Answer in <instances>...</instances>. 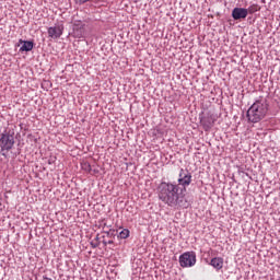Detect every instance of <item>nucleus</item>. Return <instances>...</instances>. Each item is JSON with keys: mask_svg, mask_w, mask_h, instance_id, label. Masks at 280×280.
I'll return each mask as SVG.
<instances>
[{"mask_svg": "<svg viewBox=\"0 0 280 280\" xmlns=\"http://www.w3.org/2000/svg\"><path fill=\"white\" fill-rule=\"evenodd\" d=\"M158 196L168 207H184L185 194L176 184L162 182L158 187Z\"/></svg>", "mask_w": 280, "mask_h": 280, "instance_id": "obj_1", "label": "nucleus"}, {"mask_svg": "<svg viewBox=\"0 0 280 280\" xmlns=\"http://www.w3.org/2000/svg\"><path fill=\"white\" fill-rule=\"evenodd\" d=\"M266 113H268V104L262 101H256L247 110L248 121L258 124V121L266 117Z\"/></svg>", "mask_w": 280, "mask_h": 280, "instance_id": "obj_2", "label": "nucleus"}, {"mask_svg": "<svg viewBox=\"0 0 280 280\" xmlns=\"http://www.w3.org/2000/svg\"><path fill=\"white\" fill-rule=\"evenodd\" d=\"M191 173L188 170L180 168L177 183L182 194H185V191H187V187L191 185Z\"/></svg>", "mask_w": 280, "mask_h": 280, "instance_id": "obj_3", "label": "nucleus"}, {"mask_svg": "<svg viewBox=\"0 0 280 280\" xmlns=\"http://www.w3.org/2000/svg\"><path fill=\"white\" fill-rule=\"evenodd\" d=\"M179 265L182 268H191L196 266V253L186 252L179 256Z\"/></svg>", "mask_w": 280, "mask_h": 280, "instance_id": "obj_4", "label": "nucleus"}, {"mask_svg": "<svg viewBox=\"0 0 280 280\" xmlns=\"http://www.w3.org/2000/svg\"><path fill=\"white\" fill-rule=\"evenodd\" d=\"M200 124L206 132H209L215 125V116L211 113L206 114L200 118Z\"/></svg>", "mask_w": 280, "mask_h": 280, "instance_id": "obj_5", "label": "nucleus"}, {"mask_svg": "<svg viewBox=\"0 0 280 280\" xmlns=\"http://www.w3.org/2000/svg\"><path fill=\"white\" fill-rule=\"evenodd\" d=\"M14 145V136L10 133H1L0 136V149L3 150H12Z\"/></svg>", "mask_w": 280, "mask_h": 280, "instance_id": "obj_6", "label": "nucleus"}, {"mask_svg": "<svg viewBox=\"0 0 280 280\" xmlns=\"http://www.w3.org/2000/svg\"><path fill=\"white\" fill-rule=\"evenodd\" d=\"M63 32H65V25L57 24L48 28V36L49 38H52L54 40H56L60 38V36H62Z\"/></svg>", "mask_w": 280, "mask_h": 280, "instance_id": "obj_7", "label": "nucleus"}, {"mask_svg": "<svg viewBox=\"0 0 280 280\" xmlns=\"http://www.w3.org/2000/svg\"><path fill=\"white\" fill-rule=\"evenodd\" d=\"M248 16V10L244 8H234L232 11V19L234 21H240L241 19H246Z\"/></svg>", "mask_w": 280, "mask_h": 280, "instance_id": "obj_8", "label": "nucleus"}, {"mask_svg": "<svg viewBox=\"0 0 280 280\" xmlns=\"http://www.w3.org/2000/svg\"><path fill=\"white\" fill-rule=\"evenodd\" d=\"M210 266L215 268V270H222L224 268V258L222 257H214L210 261Z\"/></svg>", "mask_w": 280, "mask_h": 280, "instance_id": "obj_9", "label": "nucleus"}, {"mask_svg": "<svg viewBox=\"0 0 280 280\" xmlns=\"http://www.w3.org/2000/svg\"><path fill=\"white\" fill-rule=\"evenodd\" d=\"M20 43L22 45V47L20 48V51H32V49H34L33 42H25L23 39H20Z\"/></svg>", "mask_w": 280, "mask_h": 280, "instance_id": "obj_10", "label": "nucleus"}, {"mask_svg": "<svg viewBox=\"0 0 280 280\" xmlns=\"http://www.w3.org/2000/svg\"><path fill=\"white\" fill-rule=\"evenodd\" d=\"M246 10L247 14H255V12H259V10H261V7H259V4H252Z\"/></svg>", "mask_w": 280, "mask_h": 280, "instance_id": "obj_11", "label": "nucleus"}, {"mask_svg": "<svg viewBox=\"0 0 280 280\" xmlns=\"http://www.w3.org/2000/svg\"><path fill=\"white\" fill-rule=\"evenodd\" d=\"M82 30H84L83 26H80V25H78V24H74V25H73V33L75 34V36H77L78 38L82 37Z\"/></svg>", "mask_w": 280, "mask_h": 280, "instance_id": "obj_12", "label": "nucleus"}, {"mask_svg": "<svg viewBox=\"0 0 280 280\" xmlns=\"http://www.w3.org/2000/svg\"><path fill=\"white\" fill-rule=\"evenodd\" d=\"M119 237H120V240H128V237H130V230L124 229V230L119 233Z\"/></svg>", "mask_w": 280, "mask_h": 280, "instance_id": "obj_13", "label": "nucleus"}, {"mask_svg": "<svg viewBox=\"0 0 280 280\" xmlns=\"http://www.w3.org/2000/svg\"><path fill=\"white\" fill-rule=\"evenodd\" d=\"M43 280H52L51 278L44 277Z\"/></svg>", "mask_w": 280, "mask_h": 280, "instance_id": "obj_14", "label": "nucleus"}, {"mask_svg": "<svg viewBox=\"0 0 280 280\" xmlns=\"http://www.w3.org/2000/svg\"><path fill=\"white\" fill-rule=\"evenodd\" d=\"M86 1H89V0H83V3H86Z\"/></svg>", "mask_w": 280, "mask_h": 280, "instance_id": "obj_15", "label": "nucleus"}]
</instances>
